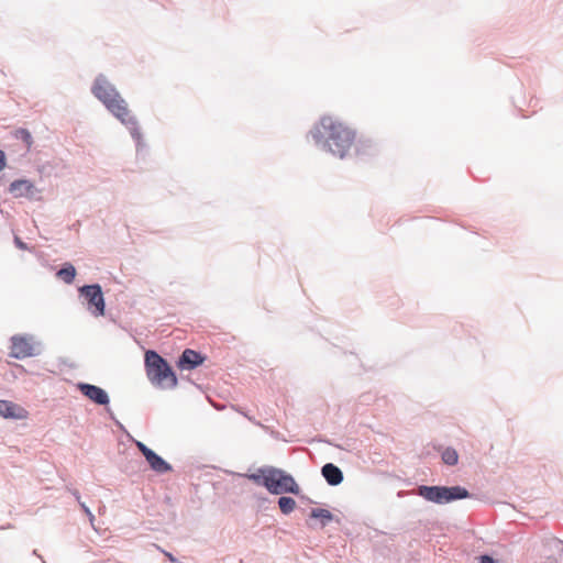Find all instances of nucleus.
<instances>
[{"label":"nucleus","instance_id":"nucleus-17","mask_svg":"<svg viewBox=\"0 0 563 563\" xmlns=\"http://www.w3.org/2000/svg\"><path fill=\"white\" fill-rule=\"evenodd\" d=\"M13 135L16 140H21L25 144L26 150H30L32 147L33 137L29 130L18 129L14 131Z\"/></svg>","mask_w":563,"mask_h":563},{"label":"nucleus","instance_id":"nucleus-15","mask_svg":"<svg viewBox=\"0 0 563 563\" xmlns=\"http://www.w3.org/2000/svg\"><path fill=\"white\" fill-rule=\"evenodd\" d=\"M441 457L443 463L450 466L457 464L459 461V454L453 448H445L441 453Z\"/></svg>","mask_w":563,"mask_h":563},{"label":"nucleus","instance_id":"nucleus-26","mask_svg":"<svg viewBox=\"0 0 563 563\" xmlns=\"http://www.w3.org/2000/svg\"><path fill=\"white\" fill-rule=\"evenodd\" d=\"M15 241H16V244H18L21 249H24V247H25V246H24V244H23L19 239H16Z\"/></svg>","mask_w":563,"mask_h":563},{"label":"nucleus","instance_id":"nucleus-5","mask_svg":"<svg viewBox=\"0 0 563 563\" xmlns=\"http://www.w3.org/2000/svg\"><path fill=\"white\" fill-rule=\"evenodd\" d=\"M79 291L88 303V310L95 317H101L104 314L106 303L100 285H86L81 287Z\"/></svg>","mask_w":563,"mask_h":563},{"label":"nucleus","instance_id":"nucleus-23","mask_svg":"<svg viewBox=\"0 0 563 563\" xmlns=\"http://www.w3.org/2000/svg\"><path fill=\"white\" fill-rule=\"evenodd\" d=\"M80 505H81V508L84 509V511L89 516L90 520H93L95 517H93L92 512L90 511V509L84 503H81Z\"/></svg>","mask_w":563,"mask_h":563},{"label":"nucleus","instance_id":"nucleus-7","mask_svg":"<svg viewBox=\"0 0 563 563\" xmlns=\"http://www.w3.org/2000/svg\"><path fill=\"white\" fill-rule=\"evenodd\" d=\"M106 108L123 124H136V121L134 117L131 114L126 101L120 96V93L117 96V98H113L110 102H108L106 104Z\"/></svg>","mask_w":563,"mask_h":563},{"label":"nucleus","instance_id":"nucleus-18","mask_svg":"<svg viewBox=\"0 0 563 563\" xmlns=\"http://www.w3.org/2000/svg\"><path fill=\"white\" fill-rule=\"evenodd\" d=\"M279 509L283 514L288 515L296 508V501L291 497H280L278 500Z\"/></svg>","mask_w":563,"mask_h":563},{"label":"nucleus","instance_id":"nucleus-12","mask_svg":"<svg viewBox=\"0 0 563 563\" xmlns=\"http://www.w3.org/2000/svg\"><path fill=\"white\" fill-rule=\"evenodd\" d=\"M9 191L15 198L32 197L35 194V186L31 180L16 179L10 184Z\"/></svg>","mask_w":563,"mask_h":563},{"label":"nucleus","instance_id":"nucleus-11","mask_svg":"<svg viewBox=\"0 0 563 563\" xmlns=\"http://www.w3.org/2000/svg\"><path fill=\"white\" fill-rule=\"evenodd\" d=\"M205 361V356L200 353L186 349L178 361V367L181 369H194L201 365Z\"/></svg>","mask_w":563,"mask_h":563},{"label":"nucleus","instance_id":"nucleus-9","mask_svg":"<svg viewBox=\"0 0 563 563\" xmlns=\"http://www.w3.org/2000/svg\"><path fill=\"white\" fill-rule=\"evenodd\" d=\"M0 416L5 419L24 420L29 417V412L15 402L0 400Z\"/></svg>","mask_w":563,"mask_h":563},{"label":"nucleus","instance_id":"nucleus-6","mask_svg":"<svg viewBox=\"0 0 563 563\" xmlns=\"http://www.w3.org/2000/svg\"><path fill=\"white\" fill-rule=\"evenodd\" d=\"M36 344L32 336L29 335H13L11 338V352L10 355L14 358H26L36 355Z\"/></svg>","mask_w":563,"mask_h":563},{"label":"nucleus","instance_id":"nucleus-14","mask_svg":"<svg viewBox=\"0 0 563 563\" xmlns=\"http://www.w3.org/2000/svg\"><path fill=\"white\" fill-rule=\"evenodd\" d=\"M145 459L151 468L156 473L163 474L172 471V466L154 451H152Z\"/></svg>","mask_w":563,"mask_h":563},{"label":"nucleus","instance_id":"nucleus-13","mask_svg":"<svg viewBox=\"0 0 563 563\" xmlns=\"http://www.w3.org/2000/svg\"><path fill=\"white\" fill-rule=\"evenodd\" d=\"M321 472L327 482L332 486L339 485L343 481L341 470L332 463L325 464Z\"/></svg>","mask_w":563,"mask_h":563},{"label":"nucleus","instance_id":"nucleus-22","mask_svg":"<svg viewBox=\"0 0 563 563\" xmlns=\"http://www.w3.org/2000/svg\"><path fill=\"white\" fill-rule=\"evenodd\" d=\"M5 167V154L0 150V172Z\"/></svg>","mask_w":563,"mask_h":563},{"label":"nucleus","instance_id":"nucleus-20","mask_svg":"<svg viewBox=\"0 0 563 563\" xmlns=\"http://www.w3.org/2000/svg\"><path fill=\"white\" fill-rule=\"evenodd\" d=\"M136 446L145 457L152 452V450L148 449L143 442L137 441Z\"/></svg>","mask_w":563,"mask_h":563},{"label":"nucleus","instance_id":"nucleus-3","mask_svg":"<svg viewBox=\"0 0 563 563\" xmlns=\"http://www.w3.org/2000/svg\"><path fill=\"white\" fill-rule=\"evenodd\" d=\"M263 473V486L275 495L285 493L299 494V486L289 474L275 467L261 468Z\"/></svg>","mask_w":563,"mask_h":563},{"label":"nucleus","instance_id":"nucleus-25","mask_svg":"<svg viewBox=\"0 0 563 563\" xmlns=\"http://www.w3.org/2000/svg\"><path fill=\"white\" fill-rule=\"evenodd\" d=\"M479 563H495V561L493 560V558H490L488 555H483V556H481Z\"/></svg>","mask_w":563,"mask_h":563},{"label":"nucleus","instance_id":"nucleus-10","mask_svg":"<svg viewBox=\"0 0 563 563\" xmlns=\"http://www.w3.org/2000/svg\"><path fill=\"white\" fill-rule=\"evenodd\" d=\"M78 388L82 393V395H85L91 401H93L98 405L109 404V396L102 388H100L96 385L84 384V383L79 384Z\"/></svg>","mask_w":563,"mask_h":563},{"label":"nucleus","instance_id":"nucleus-24","mask_svg":"<svg viewBox=\"0 0 563 563\" xmlns=\"http://www.w3.org/2000/svg\"><path fill=\"white\" fill-rule=\"evenodd\" d=\"M80 505H81V508L84 509V511L89 516L90 520H93L95 517H93L92 512L90 511V509L84 503H81Z\"/></svg>","mask_w":563,"mask_h":563},{"label":"nucleus","instance_id":"nucleus-4","mask_svg":"<svg viewBox=\"0 0 563 563\" xmlns=\"http://www.w3.org/2000/svg\"><path fill=\"white\" fill-rule=\"evenodd\" d=\"M419 496L435 504L451 503L456 499H464L470 496L468 492L460 486H420Z\"/></svg>","mask_w":563,"mask_h":563},{"label":"nucleus","instance_id":"nucleus-21","mask_svg":"<svg viewBox=\"0 0 563 563\" xmlns=\"http://www.w3.org/2000/svg\"><path fill=\"white\" fill-rule=\"evenodd\" d=\"M249 478L255 482L256 484L263 485V473H261V470H258L257 474L250 475Z\"/></svg>","mask_w":563,"mask_h":563},{"label":"nucleus","instance_id":"nucleus-19","mask_svg":"<svg viewBox=\"0 0 563 563\" xmlns=\"http://www.w3.org/2000/svg\"><path fill=\"white\" fill-rule=\"evenodd\" d=\"M311 518L321 519L323 525L332 519V514L323 508H314L310 514Z\"/></svg>","mask_w":563,"mask_h":563},{"label":"nucleus","instance_id":"nucleus-1","mask_svg":"<svg viewBox=\"0 0 563 563\" xmlns=\"http://www.w3.org/2000/svg\"><path fill=\"white\" fill-rule=\"evenodd\" d=\"M314 136L323 139L328 150L333 155L343 158L353 145L355 134L339 120L324 117L321 119Z\"/></svg>","mask_w":563,"mask_h":563},{"label":"nucleus","instance_id":"nucleus-8","mask_svg":"<svg viewBox=\"0 0 563 563\" xmlns=\"http://www.w3.org/2000/svg\"><path fill=\"white\" fill-rule=\"evenodd\" d=\"M92 93L104 106L119 95L115 88L103 76L96 78L92 86Z\"/></svg>","mask_w":563,"mask_h":563},{"label":"nucleus","instance_id":"nucleus-2","mask_svg":"<svg viewBox=\"0 0 563 563\" xmlns=\"http://www.w3.org/2000/svg\"><path fill=\"white\" fill-rule=\"evenodd\" d=\"M145 367L148 379L152 384L174 388L177 385V377L168 363L155 351L145 353Z\"/></svg>","mask_w":563,"mask_h":563},{"label":"nucleus","instance_id":"nucleus-16","mask_svg":"<svg viewBox=\"0 0 563 563\" xmlns=\"http://www.w3.org/2000/svg\"><path fill=\"white\" fill-rule=\"evenodd\" d=\"M57 276L63 279L65 283L70 284L74 282L76 276V269L73 265H66L62 269L57 272Z\"/></svg>","mask_w":563,"mask_h":563}]
</instances>
